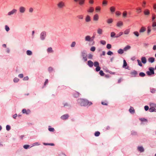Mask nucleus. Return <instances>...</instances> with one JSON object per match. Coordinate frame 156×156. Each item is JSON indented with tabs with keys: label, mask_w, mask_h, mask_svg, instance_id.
Returning a JSON list of instances; mask_svg holds the SVG:
<instances>
[{
	"label": "nucleus",
	"mask_w": 156,
	"mask_h": 156,
	"mask_svg": "<svg viewBox=\"0 0 156 156\" xmlns=\"http://www.w3.org/2000/svg\"><path fill=\"white\" fill-rule=\"evenodd\" d=\"M127 65V63L126 62L125 60H123V67H124L126 66Z\"/></svg>",
	"instance_id": "5fc2aeb1"
},
{
	"label": "nucleus",
	"mask_w": 156,
	"mask_h": 156,
	"mask_svg": "<svg viewBox=\"0 0 156 156\" xmlns=\"http://www.w3.org/2000/svg\"><path fill=\"white\" fill-rule=\"evenodd\" d=\"M130 74L133 76L135 77L137 74V73L136 71L133 70L131 72Z\"/></svg>",
	"instance_id": "dca6fc26"
},
{
	"label": "nucleus",
	"mask_w": 156,
	"mask_h": 156,
	"mask_svg": "<svg viewBox=\"0 0 156 156\" xmlns=\"http://www.w3.org/2000/svg\"><path fill=\"white\" fill-rule=\"evenodd\" d=\"M133 34L137 37H138L139 35V33L137 31H134L133 32Z\"/></svg>",
	"instance_id": "79ce46f5"
},
{
	"label": "nucleus",
	"mask_w": 156,
	"mask_h": 156,
	"mask_svg": "<svg viewBox=\"0 0 156 156\" xmlns=\"http://www.w3.org/2000/svg\"><path fill=\"white\" fill-rule=\"evenodd\" d=\"M113 21V20L112 19H109L107 20V22L108 23L110 24V23H112V22Z\"/></svg>",
	"instance_id": "c9c22d12"
},
{
	"label": "nucleus",
	"mask_w": 156,
	"mask_h": 156,
	"mask_svg": "<svg viewBox=\"0 0 156 156\" xmlns=\"http://www.w3.org/2000/svg\"><path fill=\"white\" fill-rule=\"evenodd\" d=\"M32 52L30 50H27V55H32Z\"/></svg>",
	"instance_id": "4c0bfd02"
},
{
	"label": "nucleus",
	"mask_w": 156,
	"mask_h": 156,
	"mask_svg": "<svg viewBox=\"0 0 156 156\" xmlns=\"http://www.w3.org/2000/svg\"><path fill=\"white\" fill-rule=\"evenodd\" d=\"M85 0H79V3L80 5H83L84 3Z\"/></svg>",
	"instance_id": "c85d7f7f"
},
{
	"label": "nucleus",
	"mask_w": 156,
	"mask_h": 156,
	"mask_svg": "<svg viewBox=\"0 0 156 156\" xmlns=\"http://www.w3.org/2000/svg\"><path fill=\"white\" fill-rule=\"evenodd\" d=\"M87 65L90 67H92L93 65V62L91 60H89L87 62Z\"/></svg>",
	"instance_id": "ddd939ff"
},
{
	"label": "nucleus",
	"mask_w": 156,
	"mask_h": 156,
	"mask_svg": "<svg viewBox=\"0 0 156 156\" xmlns=\"http://www.w3.org/2000/svg\"><path fill=\"white\" fill-rule=\"evenodd\" d=\"M80 94V93L76 91H75L73 95L75 97H78Z\"/></svg>",
	"instance_id": "c756f323"
},
{
	"label": "nucleus",
	"mask_w": 156,
	"mask_h": 156,
	"mask_svg": "<svg viewBox=\"0 0 156 156\" xmlns=\"http://www.w3.org/2000/svg\"><path fill=\"white\" fill-rule=\"evenodd\" d=\"M47 51L48 52H52L53 51L51 47L48 48L47 50Z\"/></svg>",
	"instance_id": "f704fd0d"
},
{
	"label": "nucleus",
	"mask_w": 156,
	"mask_h": 156,
	"mask_svg": "<svg viewBox=\"0 0 156 156\" xmlns=\"http://www.w3.org/2000/svg\"><path fill=\"white\" fill-rule=\"evenodd\" d=\"M156 15L154 14H152V21H155L154 20L156 18Z\"/></svg>",
	"instance_id": "a19ab883"
},
{
	"label": "nucleus",
	"mask_w": 156,
	"mask_h": 156,
	"mask_svg": "<svg viewBox=\"0 0 156 156\" xmlns=\"http://www.w3.org/2000/svg\"><path fill=\"white\" fill-rule=\"evenodd\" d=\"M124 50L122 49H119L117 51L118 53L119 54H122L124 53Z\"/></svg>",
	"instance_id": "7c9ffc66"
},
{
	"label": "nucleus",
	"mask_w": 156,
	"mask_h": 156,
	"mask_svg": "<svg viewBox=\"0 0 156 156\" xmlns=\"http://www.w3.org/2000/svg\"><path fill=\"white\" fill-rule=\"evenodd\" d=\"M122 17L123 18H126L127 16V12L126 11H124L122 14Z\"/></svg>",
	"instance_id": "a878e982"
},
{
	"label": "nucleus",
	"mask_w": 156,
	"mask_h": 156,
	"mask_svg": "<svg viewBox=\"0 0 156 156\" xmlns=\"http://www.w3.org/2000/svg\"><path fill=\"white\" fill-rule=\"evenodd\" d=\"M123 25V23L122 21H119L117 23V26L119 27H120L122 26Z\"/></svg>",
	"instance_id": "5701e85b"
},
{
	"label": "nucleus",
	"mask_w": 156,
	"mask_h": 156,
	"mask_svg": "<svg viewBox=\"0 0 156 156\" xmlns=\"http://www.w3.org/2000/svg\"><path fill=\"white\" fill-rule=\"evenodd\" d=\"M76 44V42L75 41H73L72 42L70 45V46L72 48L74 47Z\"/></svg>",
	"instance_id": "e433bc0d"
},
{
	"label": "nucleus",
	"mask_w": 156,
	"mask_h": 156,
	"mask_svg": "<svg viewBox=\"0 0 156 156\" xmlns=\"http://www.w3.org/2000/svg\"><path fill=\"white\" fill-rule=\"evenodd\" d=\"M107 54L108 55H112L113 54V53L111 51H109L107 52Z\"/></svg>",
	"instance_id": "69168bd1"
},
{
	"label": "nucleus",
	"mask_w": 156,
	"mask_h": 156,
	"mask_svg": "<svg viewBox=\"0 0 156 156\" xmlns=\"http://www.w3.org/2000/svg\"><path fill=\"white\" fill-rule=\"evenodd\" d=\"M131 48V46L129 45H127L123 49V50L125 51H126L130 49Z\"/></svg>",
	"instance_id": "4be33fe9"
},
{
	"label": "nucleus",
	"mask_w": 156,
	"mask_h": 156,
	"mask_svg": "<svg viewBox=\"0 0 156 156\" xmlns=\"http://www.w3.org/2000/svg\"><path fill=\"white\" fill-rule=\"evenodd\" d=\"M115 14L116 16H119L121 14V13L119 11H116L115 12Z\"/></svg>",
	"instance_id": "864d4df0"
},
{
	"label": "nucleus",
	"mask_w": 156,
	"mask_h": 156,
	"mask_svg": "<svg viewBox=\"0 0 156 156\" xmlns=\"http://www.w3.org/2000/svg\"><path fill=\"white\" fill-rule=\"evenodd\" d=\"M58 7L59 9H62L65 7V3L63 1H60L57 4Z\"/></svg>",
	"instance_id": "7ed1b4c3"
},
{
	"label": "nucleus",
	"mask_w": 156,
	"mask_h": 156,
	"mask_svg": "<svg viewBox=\"0 0 156 156\" xmlns=\"http://www.w3.org/2000/svg\"><path fill=\"white\" fill-rule=\"evenodd\" d=\"M5 29L6 31L7 32L9 31L10 30L9 27L7 25H5Z\"/></svg>",
	"instance_id": "8fccbe9b"
},
{
	"label": "nucleus",
	"mask_w": 156,
	"mask_h": 156,
	"mask_svg": "<svg viewBox=\"0 0 156 156\" xmlns=\"http://www.w3.org/2000/svg\"><path fill=\"white\" fill-rule=\"evenodd\" d=\"M149 71H147L146 72V73L148 76H151L154 74V69L153 68L150 67L149 68Z\"/></svg>",
	"instance_id": "20e7f679"
},
{
	"label": "nucleus",
	"mask_w": 156,
	"mask_h": 156,
	"mask_svg": "<svg viewBox=\"0 0 156 156\" xmlns=\"http://www.w3.org/2000/svg\"><path fill=\"white\" fill-rule=\"evenodd\" d=\"M151 31V27H147V34L148 35H149Z\"/></svg>",
	"instance_id": "2f4dec72"
},
{
	"label": "nucleus",
	"mask_w": 156,
	"mask_h": 156,
	"mask_svg": "<svg viewBox=\"0 0 156 156\" xmlns=\"http://www.w3.org/2000/svg\"><path fill=\"white\" fill-rule=\"evenodd\" d=\"M155 60V58L153 57H150L148 59V61L151 63L153 62Z\"/></svg>",
	"instance_id": "aec40b11"
},
{
	"label": "nucleus",
	"mask_w": 156,
	"mask_h": 156,
	"mask_svg": "<svg viewBox=\"0 0 156 156\" xmlns=\"http://www.w3.org/2000/svg\"><path fill=\"white\" fill-rule=\"evenodd\" d=\"M46 36V32L44 31L41 32L40 35V37L41 40H44Z\"/></svg>",
	"instance_id": "39448f33"
},
{
	"label": "nucleus",
	"mask_w": 156,
	"mask_h": 156,
	"mask_svg": "<svg viewBox=\"0 0 156 156\" xmlns=\"http://www.w3.org/2000/svg\"><path fill=\"white\" fill-rule=\"evenodd\" d=\"M81 55L83 58V60L85 62L87 60V53L85 51L82 52H81Z\"/></svg>",
	"instance_id": "0eeeda50"
},
{
	"label": "nucleus",
	"mask_w": 156,
	"mask_h": 156,
	"mask_svg": "<svg viewBox=\"0 0 156 156\" xmlns=\"http://www.w3.org/2000/svg\"><path fill=\"white\" fill-rule=\"evenodd\" d=\"M129 111V112L131 113H134L135 112L134 109L132 107H130Z\"/></svg>",
	"instance_id": "b1692460"
},
{
	"label": "nucleus",
	"mask_w": 156,
	"mask_h": 156,
	"mask_svg": "<svg viewBox=\"0 0 156 156\" xmlns=\"http://www.w3.org/2000/svg\"><path fill=\"white\" fill-rule=\"evenodd\" d=\"M110 10L111 12L113 13L115 11V8L114 6H112L110 7Z\"/></svg>",
	"instance_id": "393cba45"
},
{
	"label": "nucleus",
	"mask_w": 156,
	"mask_h": 156,
	"mask_svg": "<svg viewBox=\"0 0 156 156\" xmlns=\"http://www.w3.org/2000/svg\"><path fill=\"white\" fill-rule=\"evenodd\" d=\"M100 43L103 45H105L106 44V41L104 40H101L100 41Z\"/></svg>",
	"instance_id": "4d7b16f0"
},
{
	"label": "nucleus",
	"mask_w": 156,
	"mask_h": 156,
	"mask_svg": "<svg viewBox=\"0 0 156 156\" xmlns=\"http://www.w3.org/2000/svg\"><path fill=\"white\" fill-rule=\"evenodd\" d=\"M100 132L99 131H97L95 132L94 133V135L96 136H98L100 135Z\"/></svg>",
	"instance_id": "49530a36"
},
{
	"label": "nucleus",
	"mask_w": 156,
	"mask_h": 156,
	"mask_svg": "<svg viewBox=\"0 0 156 156\" xmlns=\"http://www.w3.org/2000/svg\"><path fill=\"white\" fill-rule=\"evenodd\" d=\"M150 108L149 111L150 112H156V104L150 103L149 104Z\"/></svg>",
	"instance_id": "f03ea898"
},
{
	"label": "nucleus",
	"mask_w": 156,
	"mask_h": 156,
	"mask_svg": "<svg viewBox=\"0 0 156 156\" xmlns=\"http://www.w3.org/2000/svg\"><path fill=\"white\" fill-rule=\"evenodd\" d=\"M19 11L21 13H24L26 11V8L23 6H20L19 8Z\"/></svg>",
	"instance_id": "6e6552de"
},
{
	"label": "nucleus",
	"mask_w": 156,
	"mask_h": 156,
	"mask_svg": "<svg viewBox=\"0 0 156 156\" xmlns=\"http://www.w3.org/2000/svg\"><path fill=\"white\" fill-rule=\"evenodd\" d=\"M111 47H112V45L111 44H108L107 45L106 48L108 49H110L111 48Z\"/></svg>",
	"instance_id": "6e6d98bb"
},
{
	"label": "nucleus",
	"mask_w": 156,
	"mask_h": 156,
	"mask_svg": "<svg viewBox=\"0 0 156 156\" xmlns=\"http://www.w3.org/2000/svg\"><path fill=\"white\" fill-rule=\"evenodd\" d=\"M78 102L82 106H90L92 104V103L91 102L89 101L86 99H78Z\"/></svg>",
	"instance_id": "f257e3e1"
},
{
	"label": "nucleus",
	"mask_w": 156,
	"mask_h": 156,
	"mask_svg": "<svg viewBox=\"0 0 156 156\" xmlns=\"http://www.w3.org/2000/svg\"><path fill=\"white\" fill-rule=\"evenodd\" d=\"M130 31V30L129 29H127L124 31V33L125 34L128 35L129 34Z\"/></svg>",
	"instance_id": "bb28decb"
},
{
	"label": "nucleus",
	"mask_w": 156,
	"mask_h": 156,
	"mask_svg": "<svg viewBox=\"0 0 156 156\" xmlns=\"http://www.w3.org/2000/svg\"><path fill=\"white\" fill-rule=\"evenodd\" d=\"M93 55L91 54H89L88 55V58L90 59H92L93 57Z\"/></svg>",
	"instance_id": "774afa93"
},
{
	"label": "nucleus",
	"mask_w": 156,
	"mask_h": 156,
	"mask_svg": "<svg viewBox=\"0 0 156 156\" xmlns=\"http://www.w3.org/2000/svg\"><path fill=\"white\" fill-rule=\"evenodd\" d=\"M69 115L68 114H66L62 115L61 117V119H62L65 120V119H67L69 118Z\"/></svg>",
	"instance_id": "9b49d317"
},
{
	"label": "nucleus",
	"mask_w": 156,
	"mask_h": 156,
	"mask_svg": "<svg viewBox=\"0 0 156 156\" xmlns=\"http://www.w3.org/2000/svg\"><path fill=\"white\" fill-rule=\"evenodd\" d=\"M23 147L25 149H27L29 148L30 145H25L23 146Z\"/></svg>",
	"instance_id": "603ef678"
},
{
	"label": "nucleus",
	"mask_w": 156,
	"mask_h": 156,
	"mask_svg": "<svg viewBox=\"0 0 156 156\" xmlns=\"http://www.w3.org/2000/svg\"><path fill=\"white\" fill-rule=\"evenodd\" d=\"M146 30V28L144 27H142L139 30V32L140 33H142L144 32Z\"/></svg>",
	"instance_id": "412c9836"
},
{
	"label": "nucleus",
	"mask_w": 156,
	"mask_h": 156,
	"mask_svg": "<svg viewBox=\"0 0 156 156\" xmlns=\"http://www.w3.org/2000/svg\"><path fill=\"white\" fill-rule=\"evenodd\" d=\"M115 33L114 32H112L111 33V37H115Z\"/></svg>",
	"instance_id": "c03bdc74"
},
{
	"label": "nucleus",
	"mask_w": 156,
	"mask_h": 156,
	"mask_svg": "<svg viewBox=\"0 0 156 156\" xmlns=\"http://www.w3.org/2000/svg\"><path fill=\"white\" fill-rule=\"evenodd\" d=\"M97 32L98 34L101 35L102 34L103 30L101 28H98L97 29Z\"/></svg>",
	"instance_id": "6ab92c4d"
},
{
	"label": "nucleus",
	"mask_w": 156,
	"mask_h": 156,
	"mask_svg": "<svg viewBox=\"0 0 156 156\" xmlns=\"http://www.w3.org/2000/svg\"><path fill=\"white\" fill-rule=\"evenodd\" d=\"M22 111L23 113H25L27 114H28L30 112V111L29 110H27L25 109H23Z\"/></svg>",
	"instance_id": "2eb2a0df"
},
{
	"label": "nucleus",
	"mask_w": 156,
	"mask_h": 156,
	"mask_svg": "<svg viewBox=\"0 0 156 156\" xmlns=\"http://www.w3.org/2000/svg\"><path fill=\"white\" fill-rule=\"evenodd\" d=\"M144 14L145 16H149L150 14L149 10L148 9H145L144 12Z\"/></svg>",
	"instance_id": "f8f14e48"
},
{
	"label": "nucleus",
	"mask_w": 156,
	"mask_h": 156,
	"mask_svg": "<svg viewBox=\"0 0 156 156\" xmlns=\"http://www.w3.org/2000/svg\"><path fill=\"white\" fill-rule=\"evenodd\" d=\"M17 12V10L15 9H13L10 11L8 13L7 15L8 16H11L14 14H16Z\"/></svg>",
	"instance_id": "423d86ee"
},
{
	"label": "nucleus",
	"mask_w": 156,
	"mask_h": 156,
	"mask_svg": "<svg viewBox=\"0 0 156 156\" xmlns=\"http://www.w3.org/2000/svg\"><path fill=\"white\" fill-rule=\"evenodd\" d=\"M11 127L9 125H7L6 126V129L7 131H9Z\"/></svg>",
	"instance_id": "680f3d73"
},
{
	"label": "nucleus",
	"mask_w": 156,
	"mask_h": 156,
	"mask_svg": "<svg viewBox=\"0 0 156 156\" xmlns=\"http://www.w3.org/2000/svg\"><path fill=\"white\" fill-rule=\"evenodd\" d=\"M99 19V16L97 14H95L93 17V20L95 21H98Z\"/></svg>",
	"instance_id": "4468645a"
},
{
	"label": "nucleus",
	"mask_w": 156,
	"mask_h": 156,
	"mask_svg": "<svg viewBox=\"0 0 156 156\" xmlns=\"http://www.w3.org/2000/svg\"><path fill=\"white\" fill-rule=\"evenodd\" d=\"M77 17L80 20H83V16L82 15H79L77 16Z\"/></svg>",
	"instance_id": "72a5a7b5"
},
{
	"label": "nucleus",
	"mask_w": 156,
	"mask_h": 156,
	"mask_svg": "<svg viewBox=\"0 0 156 156\" xmlns=\"http://www.w3.org/2000/svg\"><path fill=\"white\" fill-rule=\"evenodd\" d=\"M137 61L138 63V65L140 66H142V64L141 61L140 60L137 59Z\"/></svg>",
	"instance_id": "de8ad7c7"
},
{
	"label": "nucleus",
	"mask_w": 156,
	"mask_h": 156,
	"mask_svg": "<svg viewBox=\"0 0 156 156\" xmlns=\"http://www.w3.org/2000/svg\"><path fill=\"white\" fill-rule=\"evenodd\" d=\"M101 10V8L100 7H97L95 8V10L97 12L100 11Z\"/></svg>",
	"instance_id": "37998d69"
},
{
	"label": "nucleus",
	"mask_w": 156,
	"mask_h": 156,
	"mask_svg": "<svg viewBox=\"0 0 156 156\" xmlns=\"http://www.w3.org/2000/svg\"><path fill=\"white\" fill-rule=\"evenodd\" d=\"M123 34V33L122 32H120L117 35V36H116L115 37L117 38L120 37V36L122 35Z\"/></svg>",
	"instance_id": "58836bf2"
},
{
	"label": "nucleus",
	"mask_w": 156,
	"mask_h": 156,
	"mask_svg": "<svg viewBox=\"0 0 156 156\" xmlns=\"http://www.w3.org/2000/svg\"><path fill=\"white\" fill-rule=\"evenodd\" d=\"M94 66L95 67H98V66H99V63L98 62H95L94 63Z\"/></svg>",
	"instance_id": "ea45409f"
},
{
	"label": "nucleus",
	"mask_w": 156,
	"mask_h": 156,
	"mask_svg": "<svg viewBox=\"0 0 156 156\" xmlns=\"http://www.w3.org/2000/svg\"><path fill=\"white\" fill-rule=\"evenodd\" d=\"M95 47L94 46H93L91 48L90 50L92 51H95Z\"/></svg>",
	"instance_id": "3c124183"
},
{
	"label": "nucleus",
	"mask_w": 156,
	"mask_h": 156,
	"mask_svg": "<svg viewBox=\"0 0 156 156\" xmlns=\"http://www.w3.org/2000/svg\"><path fill=\"white\" fill-rule=\"evenodd\" d=\"M139 75L141 77H144L145 76V74L143 72H140L139 74Z\"/></svg>",
	"instance_id": "a18cd8bd"
},
{
	"label": "nucleus",
	"mask_w": 156,
	"mask_h": 156,
	"mask_svg": "<svg viewBox=\"0 0 156 156\" xmlns=\"http://www.w3.org/2000/svg\"><path fill=\"white\" fill-rule=\"evenodd\" d=\"M142 62L144 64L146 63L147 62V59L145 57H142L141 58Z\"/></svg>",
	"instance_id": "f3484780"
},
{
	"label": "nucleus",
	"mask_w": 156,
	"mask_h": 156,
	"mask_svg": "<svg viewBox=\"0 0 156 156\" xmlns=\"http://www.w3.org/2000/svg\"><path fill=\"white\" fill-rule=\"evenodd\" d=\"M136 12L138 13H140L141 12V9L140 8H137L136 9Z\"/></svg>",
	"instance_id": "473e14b6"
},
{
	"label": "nucleus",
	"mask_w": 156,
	"mask_h": 156,
	"mask_svg": "<svg viewBox=\"0 0 156 156\" xmlns=\"http://www.w3.org/2000/svg\"><path fill=\"white\" fill-rule=\"evenodd\" d=\"M85 41H86L90 42L92 41L93 40L91 39L89 35H87L85 37Z\"/></svg>",
	"instance_id": "9d476101"
},
{
	"label": "nucleus",
	"mask_w": 156,
	"mask_h": 156,
	"mask_svg": "<svg viewBox=\"0 0 156 156\" xmlns=\"http://www.w3.org/2000/svg\"><path fill=\"white\" fill-rule=\"evenodd\" d=\"M33 11H34V9L32 8L31 7L29 9V11L30 13L33 12Z\"/></svg>",
	"instance_id": "e2e57ef3"
},
{
	"label": "nucleus",
	"mask_w": 156,
	"mask_h": 156,
	"mask_svg": "<svg viewBox=\"0 0 156 156\" xmlns=\"http://www.w3.org/2000/svg\"><path fill=\"white\" fill-rule=\"evenodd\" d=\"M19 79L17 78H15L13 80L14 82H17L19 81Z\"/></svg>",
	"instance_id": "0e129e2a"
},
{
	"label": "nucleus",
	"mask_w": 156,
	"mask_h": 156,
	"mask_svg": "<svg viewBox=\"0 0 156 156\" xmlns=\"http://www.w3.org/2000/svg\"><path fill=\"white\" fill-rule=\"evenodd\" d=\"M94 11V8L92 7H90L87 10V12L89 13H92Z\"/></svg>",
	"instance_id": "a211bd4d"
},
{
	"label": "nucleus",
	"mask_w": 156,
	"mask_h": 156,
	"mask_svg": "<svg viewBox=\"0 0 156 156\" xmlns=\"http://www.w3.org/2000/svg\"><path fill=\"white\" fill-rule=\"evenodd\" d=\"M85 21L87 23L90 22L91 21L90 16L88 15H87L85 17Z\"/></svg>",
	"instance_id": "1a4fd4ad"
},
{
	"label": "nucleus",
	"mask_w": 156,
	"mask_h": 156,
	"mask_svg": "<svg viewBox=\"0 0 156 156\" xmlns=\"http://www.w3.org/2000/svg\"><path fill=\"white\" fill-rule=\"evenodd\" d=\"M100 67L99 66H98V67H96V68L95 69V70L97 72H98L100 70Z\"/></svg>",
	"instance_id": "13d9d810"
},
{
	"label": "nucleus",
	"mask_w": 156,
	"mask_h": 156,
	"mask_svg": "<svg viewBox=\"0 0 156 156\" xmlns=\"http://www.w3.org/2000/svg\"><path fill=\"white\" fill-rule=\"evenodd\" d=\"M152 27H156V22L153 21L152 22Z\"/></svg>",
	"instance_id": "052dcab7"
},
{
	"label": "nucleus",
	"mask_w": 156,
	"mask_h": 156,
	"mask_svg": "<svg viewBox=\"0 0 156 156\" xmlns=\"http://www.w3.org/2000/svg\"><path fill=\"white\" fill-rule=\"evenodd\" d=\"M99 74L101 76H103L104 75V73L102 70H100L99 72Z\"/></svg>",
	"instance_id": "338daca9"
},
{
	"label": "nucleus",
	"mask_w": 156,
	"mask_h": 156,
	"mask_svg": "<svg viewBox=\"0 0 156 156\" xmlns=\"http://www.w3.org/2000/svg\"><path fill=\"white\" fill-rule=\"evenodd\" d=\"M138 149L141 152H143L144 151V148L142 147H138Z\"/></svg>",
	"instance_id": "cd10ccee"
},
{
	"label": "nucleus",
	"mask_w": 156,
	"mask_h": 156,
	"mask_svg": "<svg viewBox=\"0 0 156 156\" xmlns=\"http://www.w3.org/2000/svg\"><path fill=\"white\" fill-rule=\"evenodd\" d=\"M44 144L45 145H51L52 146H53L54 145V144L53 143H44Z\"/></svg>",
	"instance_id": "09e8293b"
},
{
	"label": "nucleus",
	"mask_w": 156,
	"mask_h": 156,
	"mask_svg": "<svg viewBox=\"0 0 156 156\" xmlns=\"http://www.w3.org/2000/svg\"><path fill=\"white\" fill-rule=\"evenodd\" d=\"M48 130L50 132H53L55 131V129L53 128H49Z\"/></svg>",
	"instance_id": "bf43d9fd"
}]
</instances>
